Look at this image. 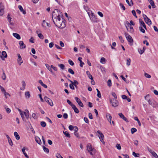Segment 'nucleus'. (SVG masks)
<instances>
[{"mask_svg":"<svg viewBox=\"0 0 158 158\" xmlns=\"http://www.w3.org/2000/svg\"><path fill=\"white\" fill-rule=\"evenodd\" d=\"M129 27H130V30L128 31L130 33H132L134 32V29L131 25Z\"/></svg>","mask_w":158,"mask_h":158,"instance_id":"nucleus-30","label":"nucleus"},{"mask_svg":"<svg viewBox=\"0 0 158 158\" xmlns=\"http://www.w3.org/2000/svg\"><path fill=\"white\" fill-rule=\"evenodd\" d=\"M98 14L101 17H103V14L100 11H98Z\"/></svg>","mask_w":158,"mask_h":158,"instance_id":"nucleus-59","label":"nucleus"},{"mask_svg":"<svg viewBox=\"0 0 158 158\" xmlns=\"http://www.w3.org/2000/svg\"><path fill=\"white\" fill-rule=\"evenodd\" d=\"M18 8H19V10H20V11H21V12H22L23 14H24V15L26 14V11L25 10H24L23 9L21 6L19 5L18 6Z\"/></svg>","mask_w":158,"mask_h":158,"instance_id":"nucleus-16","label":"nucleus"},{"mask_svg":"<svg viewBox=\"0 0 158 158\" xmlns=\"http://www.w3.org/2000/svg\"><path fill=\"white\" fill-rule=\"evenodd\" d=\"M132 155L135 157H139V153H136L134 152L132 153Z\"/></svg>","mask_w":158,"mask_h":158,"instance_id":"nucleus-40","label":"nucleus"},{"mask_svg":"<svg viewBox=\"0 0 158 158\" xmlns=\"http://www.w3.org/2000/svg\"><path fill=\"white\" fill-rule=\"evenodd\" d=\"M45 66L47 69L52 73V70L51 69V66H50L49 65L47 64H45Z\"/></svg>","mask_w":158,"mask_h":158,"instance_id":"nucleus-25","label":"nucleus"},{"mask_svg":"<svg viewBox=\"0 0 158 158\" xmlns=\"http://www.w3.org/2000/svg\"><path fill=\"white\" fill-rule=\"evenodd\" d=\"M58 66L62 70H64V65L63 64H59L58 65Z\"/></svg>","mask_w":158,"mask_h":158,"instance_id":"nucleus-34","label":"nucleus"},{"mask_svg":"<svg viewBox=\"0 0 158 158\" xmlns=\"http://www.w3.org/2000/svg\"><path fill=\"white\" fill-rule=\"evenodd\" d=\"M116 147L118 150H120L121 148L120 145L119 144H117L116 145Z\"/></svg>","mask_w":158,"mask_h":158,"instance_id":"nucleus-54","label":"nucleus"},{"mask_svg":"<svg viewBox=\"0 0 158 158\" xmlns=\"http://www.w3.org/2000/svg\"><path fill=\"white\" fill-rule=\"evenodd\" d=\"M63 133L64 134V135H65V136L67 137L68 138H70V134H69V133L67 131H63Z\"/></svg>","mask_w":158,"mask_h":158,"instance_id":"nucleus-31","label":"nucleus"},{"mask_svg":"<svg viewBox=\"0 0 158 158\" xmlns=\"http://www.w3.org/2000/svg\"><path fill=\"white\" fill-rule=\"evenodd\" d=\"M150 3V4L151 5L152 7L153 8H155L156 7L155 6L154 2V1L152 0H148Z\"/></svg>","mask_w":158,"mask_h":158,"instance_id":"nucleus-21","label":"nucleus"},{"mask_svg":"<svg viewBox=\"0 0 158 158\" xmlns=\"http://www.w3.org/2000/svg\"><path fill=\"white\" fill-rule=\"evenodd\" d=\"M106 117L107 118H111V115L109 114H106Z\"/></svg>","mask_w":158,"mask_h":158,"instance_id":"nucleus-60","label":"nucleus"},{"mask_svg":"<svg viewBox=\"0 0 158 158\" xmlns=\"http://www.w3.org/2000/svg\"><path fill=\"white\" fill-rule=\"evenodd\" d=\"M4 108L6 110V112L7 113H9L10 112V108L7 107V106H4Z\"/></svg>","mask_w":158,"mask_h":158,"instance_id":"nucleus-29","label":"nucleus"},{"mask_svg":"<svg viewBox=\"0 0 158 158\" xmlns=\"http://www.w3.org/2000/svg\"><path fill=\"white\" fill-rule=\"evenodd\" d=\"M18 58L17 59V62L19 65H20L23 63V61L21 57L19 54H17Z\"/></svg>","mask_w":158,"mask_h":158,"instance_id":"nucleus-12","label":"nucleus"},{"mask_svg":"<svg viewBox=\"0 0 158 158\" xmlns=\"http://www.w3.org/2000/svg\"><path fill=\"white\" fill-rule=\"evenodd\" d=\"M152 153L153 154L152 155L153 156V158H158V156L155 152Z\"/></svg>","mask_w":158,"mask_h":158,"instance_id":"nucleus-47","label":"nucleus"},{"mask_svg":"<svg viewBox=\"0 0 158 158\" xmlns=\"http://www.w3.org/2000/svg\"><path fill=\"white\" fill-rule=\"evenodd\" d=\"M112 95L113 96V97L115 98L116 99L117 98V96L115 94V93L114 92H112L111 93Z\"/></svg>","mask_w":158,"mask_h":158,"instance_id":"nucleus-52","label":"nucleus"},{"mask_svg":"<svg viewBox=\"0 0 158 158\" xmlns=\"http://www.w3.org/2000/svg\"><path fill=\"white\" fill-rule=\"evenodd\" d=\"M67 102L70 105L71 107L73 106V105H74L69 100H67Z\"/></svg>","mask_w":158,"mask_h":158,"instance_id":"nucleus-50","label":"nucleus"},{"mask_svg":"<svg viewBox=\"0 0 158 158\" xmlns=\"http://www.w3.org/2000/svg\"><path fill=\"white\" fill-rule=\"evenodd\" d=\"M22 86L21 88L20 89L22 90H23L25 88L26 83L24 81H23L22 82Z\"/></svg>","mask_w":158,"mask_h":158,"instance_id":"nucleus-27","label":"nucleus"},{"mask_svg":"<svg viewBox=\"0 0 158 158\" xmlns=\"http://www.w3.org/2000/svg\"><path fill=\"white\" fill-rule=\"evenodd\" d=\"M19 44L20 45V49H23L26 48V46L22 41H20L19 42Z\"/></svg>","mask_w":158,"mask_h":158,"instance_id":"nucleus-15","label":"nucleus"},{"mask_svg":"<svg viewBox=\"0 0 158 158\" xmlns=\"http://www.w3.org/2000/svg\"><path fill=\"white\" fill-rule=\"evenodd\" d=\"M131 60L130 58H127L126 61V64L128 66H129L131 64Z\"/></svg>","mask_w":158,"mask_h":158,"instance_id":"nucleus-28","label":"nucleus"},{"mask_svg":"<svg viewBox=\"0 0 158 158\" xmlns=\"http://www.w3.org/2000/svg\"><path fill=\"white\" fill-rule=\"evenodd\" d=\"M110 103L112 104L113 106L116 107L118 106V102L116 99H110Z\"/></svg>","mask_w":158,"mask_h":158,"instance_id":"nucleus-6","label":"nucleus"},{"mask_svg":"<svg viewBox=\"0 0 158 158\" xmlns=\"http://www.w3.org/2000/svg\"><path fill=\"white\" fill-rule=\"evenodd\" d=\"M91 21L94 23H97L98 22V19L94 14L91 12V14L88 13Z\"/></svg>","mask_w":158,"mask_h":158,"instance_id":"nucleus-4","label":"nucleus"},{"mask_svg":"<svg viewBox=\"0 0 158 158\" xmlns=\"http://www.w3.org/2000/svg\"><path fill=\"white\" fill-rule=\"evenodd\" d=\"M8 143L10 145V146H12L13 145V142L11 139H9V140H8Z\"/></svg>","mask_w":158,"mask_h":158,"instance_id":"nucleus-51","label":"nucleus"},{"mask_svg":"<svg viewBox=\"0 0 158 158\" xmlns=\"http://www.w3.org/2000/svg\"><path fill=\"white\" fill-rule=\"evenodd\" d=\"M62 14L58 9H55L52 13V19L55 25L60 28L65 27V21L62 17Z\"/></svg>","mask_w":158,"mask_h":158,"instance_id":"nucleus-1","label":"nucleus"},{"mask_svg":"<svg viewBox=\"0 0 158 158\" xmlns=\"http://www.w3.org/2000/svg\"><path fill=\"white\" fill-rule=\"evenodd\" d=\"M119 117L122 118H126L122 113H119L118 114Z\"/></svg>","mask_w":158,"mask_h":158,"instance_id":"nucleus-43","label":"nucleus"},{"mask_svg":"<svg viewBox=\"0 0 158 158\" xmlns=\"http://www.w3.org/2000/svg\"><path fill=\"white\" fill-rule=\"evenodd\" d=\"M144 98L145 99L147 100L148 102L149 100H151L149 98V94H148L146 96H145L144 97Z\"/></svg>","mask_w":158,"mask_h":158,"instance_id":"nucleus-44","label":"nucleus"},{"mask_svg":"<svg viewBox=\"0 0 158 158\" xmlns=\"http://www.w3.org/2000/svg\"><path fill=\"white\" fill-rule=\"evenodd\" d=\"M68 62L69 64L72 66H73L74 64L73 62L70 59L68 60Z\"/></svg>","mask_w":158,"mask_h":158,"instance_id":"nucleus-48","label":"nucleus"},{"mask_svg":"<svg viewBox=\"0 0 158 158\" xmlns=\"http://www.w3.org/2000/svg\"><path fill=\"white\" fill-rule=\"evenodd\" d=\"M125 25L127 28V30L128 31V27H129L131 25L130 23L128 21H126L125 23Z\"/></svg>","mask_w":158,"mask_h":158,"instance_id":"nucleus-18","label":"nucleus"},{"mask_svg":"<svg viewBox=\"0 0 158 158\" xmlns=\"http://www.w3.org/2000/svg\"><path fill=\"white\" fill-rule=\"evenodd\" d=\"M13 36L16 38L18 40H20L21 39L20 35L16 33H13Z\"/></svg>","mask_w":158,"mask_h":158,"instance_id":"nucleus-17","label":"nucleus"},{"mask_svg":"<svg viewBox=\"0 0 158 158\" xmlns=\"http://www.w3.org/2000/svg\"><path fill=\"white\" fill-rule=\"evenodd\" d=\"M7 54L5 51H3L2 52L0 51V57L2 60H4V58L7 57Z\"/></svg>","mask_w":158,"mask_h":158,"instance_id":"nucleus-9","label":"nucleus"},{"mask_svg":"<svg viewBox=\"0 0 158 158\" xmlns=\"http://www.w3.org/2000/svg\"><path fill=\"white\" fill-rule=\"evenodd\" d=\"M35 141L39 144H41V141L40 139L38 137H35Z\"/></svg>","mask_w":158,"mask_h":158,"instance_id":"nucleus-20","label":"nucleus"},{"mask_svg":"<svg viewBox=\"0 0 158 158\" xmlns=\"http://www.w3.org/2000/svg\"><path fill=\"white\" fill-rule=\"evenodd\" d=\"M132 14L136 18H137V16H136V12H135V11L134 10H133L132 11Z\"/></svg>","mask_w":158,"mask_h":158,"instance_id":"nucleus-49","label":"nucleus"},{"mask_svg":"<svg viewBox=\"0 0 158 158\" xmlns=\"http://www.w3.org/2000/svg\"><path fill=\"white\" fill-rule=\"evenodd\" d=\"M46 22L45 20H43L42 23V26L45 28H46L45 24H46Z\"/></svg>","mask_w":158,"mask_h":158,"instance_id":"nucleus-58","label":"nucleus"},{"mask_svg":"<svg viewBox=\"0 0 158 158\" xmlns=\"http://www.w3.org/2000/svg\"><path fill=\"white\" fill-rule=\"evenodd\" d=\"M148 102L149 104L150 105L154 107H156L157 105V103L152 99L149 100L148 101Z\"/></svg>","mask_w":158,"mask_h":158,"instance_id":"nucleus-10","label":"nucleus"},{"mask_svg":"<svg viewBox=\"0 0 158 158\" xmlns=\"http://www.w3.org/2000/svg\"><path fill=\"white\" fill-rule=\"evenodd\" d=\"M25 95L26 98H28L30 97V93L29 92H27L25 93Z\"/></svg>","mask_w":158,"mask_h":158,"instance_id":"nucleus-32","label":"nucleus"},{"mask_svg":"<svg viewBox=\"0 0 158 158\" xmlns=\"http://www.w3.org/2000/svg\"><path fill=\"white\" fill-rule=\"evenodd\" d=\"M139 53L140 54H142L144 52V49H139L138 50Z\"/></svg>","mask_w":158,"mask_h":158,"instance_id":"nucleus-45","label":"nucleus"},{"mask_svg":"<svg viewBox=\"0 0 158 158\" xmlns=\"http://www.w3.org/2000/svg\"><path fill=\"white\" fill-rule=\"evenodd\" d=\"M69 87L70 89H72L73 90H74L75 89L73 85L71 84L69 85Z\"/></svg>","mask_w":158,"mask_h":158,"instance_id":"nucleus-63","label":"nucleus"},{"mask_svg":"<svg viewBox=\"0 0 158 158\" xmlns=\"http://www.w3.org/2000/svg\"><path fill=\"white\" fill-rule=\"evenodd\" d=\"M2 78L3 80H5L6 78V76L4 72L3 73L2 75Z\"/></svg>","mask_w":158,"mask_h":158,"instance_id":"nucleus-37","label":"nucleus"},{"mask_svg":"<svg viewBox=\"0 0 158 158\" xmlns=\"http://www.w3.org/2000/svg\"><path fill=\"white\" fill-rule=\"evenodd\" d=\"M97 132L100 135L98 136L99 138L100 141L102 142L103 144H104L105 142L104 141V136L103 135L100 131H97Z\"/></svg>","mask_w":158,"mask_h":158,"instance_id":"nucleus-8","label":"nucleus"},{"mask_svg":"<svg viewBox=\"0 0 158 158\" xmlns=\"http://www.w3.org/2000/svg\"><path fill=\"white\" fill-rule=\"evenodd\" d=\"M82 59V58L81 57H79L78 58V60L80 62V66L81 67H83V65L84 64V63L81 60Z\"/></svg>","mask_w":158,"mask_h":158,"instance_id":"nucleus-23","label":"nucleus"},{"mask_svg":"<svg viewBox=\"0 0 158 158\" xmlns=\"http://www.w3.org/2000/svg\"><path fill=\"white\" fill-rule=\"evenodd\" d=\"M72 108L74 110V112L76 113H79V110L76 107V106L74 105H73V106L72 107Z\"/></svg>","mask_w":158,"mask_h":158,"instance_id":"nucleus-19","label":"nucleus"},{"mask_svg":"<svg viewBox=\"0 0 158 158\" xmlns=\"http://www.w3.org/2000/svg\"><path fill=\"white\" fill-rule=\"evenodd\" d=\"M69 128L70 130L72 131L74 129V127L72 125H70L69 127Z\"/></svg>","mask_w":158,"mask_h":158,"instance_id":"nucleus-64","label":"nucleus"},{"mask_svg":"<svg viewBox=\"0 0 158 158\" xmlns=\"http://www.w3.org/2000/svg\"><path fill=\"white\" fill-rule=\"evenodd\" d=\"M44 151L47 153H48L49 152V149L44 146L43 147Z\"/></svg>","mask_w":158,"mask_h":158,"instance_id":"nucleus-33","label":"nucleus"},{"mask_svg":"<svg viewBox=\"0 0 158 158\" xmlns=\"http://www.w3.org/2000/svg\"><path fill=\"white\" fill-rule=\"evenodd\" d=\"M0 89H1L2 91V92L4 93L5 92H6V90H5V89L2 86L0 85Z\"/></svg>","mask_w":158,"mask_h":158,"instance_id":"nucleus-55","label":"nucleus"},{"mask_svg":"<svg viewBox=\"0 0 158 158\" xmlns=\"http://www.w3.org/2000/svg\"><path fill=\"white\" fill-rule=\"evenodd\" d=\"M56 156L57 158H63L61 155L59 153H57L56 155Z\"/></svg>","mask_w":158,"mask_h":158,"instance_id":"nucleus-53","label":"nucleus"},{"mask_svg":"<svg viewBox=\"0 0 158 158\" xmlns=\"http://www.w3.org/2000/svg\"><path fill=\"white\" fill-rule=\"evenodd\" d=\"M51 69H53L55 71H57V68L52 65H51Z\"/></svg>","mask_w":158,"mask_h":158,"instance_id":"nucleus-62","label":"nucleus"},{"mask_svg":"<svg viewBox=\"0 0 158 158\" xmlns=\"http://www.w3.org/2000/svg\"><path fill=\"white\" fill-rule=\"evenodd\" d=\"M75 99L76 100V101L78 103V104L81 107H83L84 106L83 103L81 101V100L80 99L78 98L77 97H76L75 98Z\"/></svg>","mask_w":158,"mask_h":158,"instance_id":"nucleus-13","label":"nucleus"},{"mask_svg":"<svg viewBox=\"0 0 158 158\" xmlns=\"http://www.w3.org/2000/svg\"><path fill=\"white\" fill-rule=\"evenodd\" d=\"M143 17L146 23L149 25H150L151 24L152 22L150 19L148 17L147 15L144 14H143Z\"/></svg>","mask_w":158,"mask_h":158,"instance_id":"nucleus-7","label":"nucleus"},{"mask_svg":"<svg viewBox=\"0 0 158 158\" xmlns=\"http://www.w3.org/2000/svg\"><path fill=\"white\" fill-rule=\"evenodd\" d=\"M40 124L41 126L43 127H45L46 125V123L44 121H42L40 123Z\"/></svg>","mask_w":158,"mask_h":158,"instance_id":"nucleus-41","label":"nucleus"},{"mask_svg":"<svg viewBox=\"0 0 158 158\" xmlns=\"http://www.w3.org/2000/svg\"><path fill=\"white\" fill-rule=\"evenodd\" d=\"M145 76L148 78H150L151 77V76L148 73H144Z\"/></svg>","mask_w":158,"mask_h":158,"instance_id":"nucleus-46","label":"nucleus"},{"mask_svg":"<svg viewBox=\"0 0 158 158\" xmlns=\"http://www.w3.org/2000/svg\"><path fill=\"white\" fill-rule=\"evenodd\" d=\"M68 72L72 74H74V72L73 71L71 68H69L68 70Z\"/></svg>","mask_w":158,"mask_h":158,"instance_id":"nucleus-35","label":"nucleus"},{"mask_svg":"<svg viewBox=\"0 0 158 158\" xmlns=\"http://www.w3.org/2000/svg\"><path fill=\"white\" fill-rule=\"evenodd\" d=\"M97 95L98 97L99 98H101V95L99 91H98L97 92Z\"/></svg>","mask_w":158,"mask_h":158,"instance_id":"nucleus-56","label":"nucleus"},{"mask_svg":"<svg viewBox=\"0 0 158 158\" xmlns=\"http://www.w3.org/2000/svg\"><path fill=\"white\" fill-rule=\"evenodd\" d=\"M4 94L6 98H7L8 96H10V94L9 93L6 92L4 93Z\"/></svg>","mask_w":158,"mask_h":158,"instance_id":"nucleus-61","label":"nucleus"},{"mask_svg":"<svg viewBox=\"0 0 158 158\" xmlns=\"http://www.w3.org/2000/svg\"><path fill=\"white\" fill-rule=\"evenodd\" d=\"M106 61V59L104 58V57H102L101 58L100 60V62L103 64H105Z\"/></svg>","mask_w":158,"mask_h":158,"instance_id":"nucleus-24","label":"nucleus"},{"mask_svg":"<svg viewBox=\"0 0 158 158\" xmlns=\"http://www.w3.org/2000/svg\"><path fill=\"white\" fill-rule=\"evenodd\" d=\"M20 115L22 118H28L29 117V111L28 110L26 109L24 111H23L20 109H18Z\"/></svg>","mask_w":158,"mask_h":158,"instance_id":"nucleus-2","label":"nucleus"},{"mask_svg":"<svg viewBox=\"0 0 158 158\" xmlns=\"http://www.w3.org/2000/svg\"><path fill=\"white\" fill-rule=\"evenodd\" d=\"M107 84L108 85L109 87H110L111 86L112 83L111 80L110 79H109L107 81Z\"/></svg>","mask_w":158,"mask_h":158,"instance_id":"nucleus-42","label":"nucleus"},{"mask_svg":"<svg viewBox=\"0 0 158 158\" xmlns=\"http://www.w3.org/2000/svg\"><path fill=\"white\" fill-rule=\"evenodd\" d=\"M38 36L40 39H44V35L41 33L38 34Z\"/></svg>","mask_w":158,"mask_h":158,"instance_id":"nucleus-39","label":"nucleus"},{"mask_svg":"<svg viewBox=\"0 0 158 158\" xmlns=\"http://www.w3.org/2000/svg\"><path fill=\"white\" fill-rule=\"evenodd\" d=\"M14 135L16 139L19 140L20 139V136L17 132H15L14 133Z\"/></svg>","mask_w":158,"mask_h":158,"instance_id":"nucleus-22","label":"nucleus"},{"mask_svg":"<svg viewBox=\"0 0 158 158\" xmlns=\"http://www.w3.org/2000/svg\"><path fill=\"white\" fill-rule=\"evenodd\" d=\"M108 119V121L110 123V124H111V123L112 122V123L113 125V126L114 125L115 123L114 122V121H111V119Z\"/></svg>","mask_w":158,"mask_h":158,"instance_id":"nucleus-57","label":"nucleus"},{"mask_svg":"<svg viewBox=\"0 0 158 158\" xmlns=\"http://www.w3.org/2000/svg\"><path fill=\"white\" fill-rule=\"evenodd\" d=\"M124 35L128 41L130 43V44L131 45L133 42V40L132 37L127 33H124Z\"/></svg>","mask_w":158,"mask_h":158,"instance_id":"nucleus-5","label":"nucleus"},{"mask_svg":"<svg viewBox=\"0 0 158 158\" xmlns=\"http://www.w3.org/2000/svg\"><path fill=\"white\" fill-rule=\"evenodd\" d=\"M139 28L140 31L143 33H144L145 32V31L144 29H143L141 26L139 27Z\"/></svg>","mask_w":158,"mask_h":158,"instance_id":"nucleus-38","label":"nucleus"},{"mask_svg":"<svg viewBox=\"0 0 158 158\" xmlns=\"http://www.w3.org/2000/svg\"><path fill=\"white\" fill-rule=\"evenodd\" d=\"M44 99L46 102L48 103L51 106H52L53 105V103L52 102V101L51 100H50L49 98L47 97H44Z\"/></svg>","mask_w":158,"mask_h":158,"instance_id":"nucleus-14","label":"nucleus"},{"mask_svg":"<svg viewBox=\"0 0 158 158\" xmlns=\"http://www.w3.org/2000/svg\"><path fill=\"white\" fill-rule=\"evenodd\" d=\"M87 150L92 156L94 155L96 152V149L92 147V145L90 143H88L87 144Z\"/></svg>","mask_w":158,"mask_h":158,"instance_id":"nucleus-3","label":"nucleus"},{"mask_svg":"<svg viewBox=\"0 0 158 158\" xmlns=\"http://www.w3.org/2000/svg\"><path fill=\"white\" fill-rule=\"evenodd\" d=\"M68 79L71 83L73 85H78L79 84L78 81L76 80H74V82H73L69 79Z\"/></svg>","mask_w":158,"mask_h":158,"instance_id":"nucleus-26","label":"nucleus"},{"mask_svg":"<svg viewBox=\"0 0 158 158\" xmlns=\"http://www.w3.org/2000/svg\"><path fill=\"white\" fill-rule=\"evenodd\" d=\"M137 131V129L135 128H132L131 129V133L133 134Z\"/></svg>","mask_w":158,"mask_h":158,"instance_id":"nucleus-36","label":"nucleus"},{"mask_svg":"<svg viewBox=\"0 0 158 158\" xmlns=\"http://www.w3.org/2000/svg\"><path fill=\"white\" fill-rule=\"evenodd\" d=\"M4 6L2 3H0V15L2 16L4 13Z\"/></svg>","mask_w":158,"mask_h":158,"instance_id":"nucleus-11","label":"nucleus"}]
</instances>
